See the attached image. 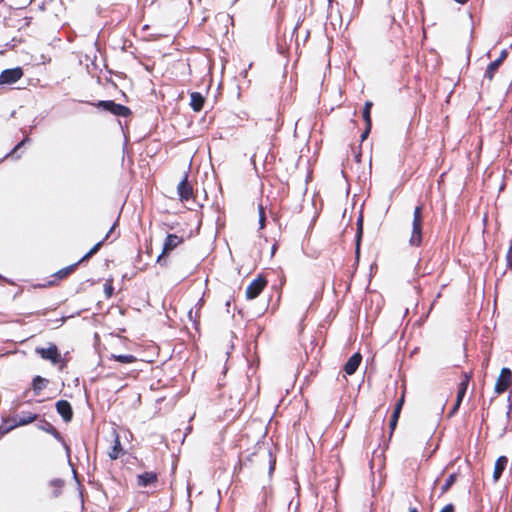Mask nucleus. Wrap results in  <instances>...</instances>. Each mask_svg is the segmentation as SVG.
Returning a JSON list of instances; mask_svg holds the SVG:
<instances>
[{
  "mask_svg": "<svg viewBox=\"0 0 512 512\" xmlns=\"http://www.w3.org/2000/svg\"><path fill=\"white\" fill-rule=\"evenodd\" d=\"M465 394H466L465 391H462L460 389L457 390V398H456V400L458 401V404L462 403V400H463Z\"/></svg>",
  "mask_w": 512,
  "mask_h": 512,
  "instance_id": "f704fd0d",
  "label": "nucleus"
},
{
  "mask_svg": "<svg viewBox=\"0 0 512 512\" xmlns=\"http://www.w3.org/2000/svg\"><path fill=\"white\" fill-rule=\"evenodd\" d=\"M37 419V415L31 412H22L19 416L14 417L13 421L17 424V427L24 426L32 423Z\"/></svg>",
  "mask_w": 512,
  "mask_h": 512,
  "instance_id": "dca6fc26",
  "label": "nucleus"
},
{
  "mask_svg": "<svg viewBox=\"0 0 512 512\" xmlns=\"http://www.w3.org/2000/svg\"><path fill=\"white\" fill-rule=\"evenodd\" d=\"M22 76L23 71L20 67L3 70L0 74V85L16 83Z\"/></svg>",
  "mask_w": 512,
  "mask_h": 512,
  "instance_id": "423d86ee",
  "label": "nucleus"
},
{
  "mask_svg": "<svg viewBox=\"0 0 512 512\" xmlns=\"http://www.w3.org/2000/svg\"><path fill=\"white\" fill-rule=\"evenodd\" d=\"M56 410L61 415L65 422L72 419L73 412L70 403L66 400H59L56 402Z\"/></svg>",
  "mask_w": 512,
  "mask_h": 512,
  "instance_id": "9d476101",
  "label": "nucleus"
},
{
  "mask_svg": "<svg viewBox=\"0 0 512 512\" xmlns=\"http://www.w3.org/2000/svg\"><path fill=\"white\" fill-rule=\"evenodd\" d=\"M460 405H461V404H458V401L456 400V402H455V404H454L453 408L451 409V411H450V413H449V416L454 415V414L458 411V409H459Z\"/></svg>",
  "mask_w": 512,
  "mask_h": 512,
  "instance_id": "4c0bfd02",
  "label": "nucleus"
},
{
  "mask_svg": "<svg viewBox=\"0 0 512 512\" xmlns=\"http://www.w3.org/2000/svg\"><path fill=\"white\" fill-rule=\"evenodd\" d=\"M422 226H413L409 243L411 246H419L422 241Z\"/></svg>",
  "mask_w": 512,
  "mask_h": 512,
  "instance_id": "a211bd4d",
  "label": "nucleus"
},
{
  "mask_svg": "<svg viewBox=\"0 0 512 512\" xmlns=\"http://www.w3.org/2000/svg\"><path fill=\"white\" fill-rule=\"evenodd\" d=\"M110 358L115 360V361H118V362H121V363H125V364L133 363V362H135L137 360V358L134 355H131V354H127V355L112 354Z\"/></svg>",
  "mask_w": 512,
  "mask_h": 512,
  "instance_id": "4be33fe9",
  "label": "nucleus"
},
{
  "mask_svg": "<svg viewBox=\"0 0 512 512\" xmlns=\"http://www.w3.org/2000/svg\"><path fill=\"white\" fill-rule=\"evenodd\" d=\"M35 352L40 355L44 360L50 361L52 364H57L61 361V354L55 344H49L47 348L38 347Z\"/></svg>",
  "mask_w": 512,
  "mask_h": 512,
  "instance_id": "20e7f679",
  "label": "nucleus"
},
{
  "mask_svg": "<svg viewBox=\"0 0 512 512\" xmlns=\"http://www.w3.org/2000/svg\"><path fill=\"white\" fill-rule=\"evenodd\" d=\"M258 210H259V224H265L266 215H265L264 207L262 205H259Z\"/></svg>",
  "mask_w": 512,
  "mask_h": 512,
  "instance_id": "c756f323",
  "label": "nucleus"
},
{
  "mask_svg": "<svg viewBox=\"0 0 512 512\" xmlns=\"http://www.w3.org/2000/svg\"><path fill=\"white\" fill-rule=\"evenodd\" d=\"M454 1L460 5H465L469 2V0H454Z\"/></svg>",
  "mask_w": 512,
  "mask_h": 512,
  "instance_id": "ea45409f",
  "label": "nucleus"
},
{
  "mask_svg": "<svg viewBox=\"0 0 512 512\" xmlns=\"http://www.w3.org/2000/svg\"><path fill=\"white\" fill-rule=\"evenodd\" d=\"M39 428L46 431L47 433L53 435V437L61 442L64 446L67 452L69 451L68 446L64 443V440L61 436V434L56 430V428L49 422L44 421L41 425H39Z\"/></svg>",
  "mask_w": 512,
  "mask_h": 512,
  "instance_id": "2eb2a0df",
  "label": "nucleus"
},
{
  "mask_svg": "<svg viewBox=\"0 0 512 512\" xmlns=\"http://www.w3.org/2000/svg\"><path fill=\"white\" fill-rule=\"evenodd\" d=\"M362 234H363V226H357L356 236H355V240H356V254L357 255L359 254L360 241H361V238H362Z\"/></svg>",
  "mask_w": 512,
  "mask_h": 512,
  "instance_id": "a878e982",
  "label": "nucleus"
},
{
  "mask_svg": "<svg viewBox=\"0 0 512 512\" xmlns=\"http://www.w3.org/2000/svg\"><path fill=\"white\" fill-rule=\"evenodd\" d=\"M457 479V475L455 473L449 475V477L446 479L445 483L441 487V494L446 493L450 487L455 483Z\"/></svg>",
  "mask_w": 512,
  "mask_h": 512,
  "instance_id": "5701e85b",
  "label": "nucleus"
},
{
  "mask_svg": "<svg viewBox=\"0 0 512 512\" xmlns=\"http://www.w3.org/2000/svg\"><path fill=\"white\" fill-rule=\"evenodd\" d=\"M177 192L181 201H188L193 198V186L189 183L187 174H185L184 178L178 184Z\"/></svg>",
  "mask_w": 512,
  "mask_h": 512,
  "instance_id": "6e6552de",
  "label": "nucleus"
},
{
  "mask_svg": "<svg viewBox=\"0 0 512 512\" xmlns=\"http://www.w3.org/2000/svg\"><path fill=\"white\" fill-rule=\"evenodd\" d=\"M511 375V370L509 368L504 367L501 369L500 375L495 384V392L497 394H501L506 391L511 382Z\"/></svg>",
  "mask_w": 512,
  "mask_h": 512,
  "instance_id": "0eeeda50",
  "label": "nucleus"
},
{
  "mask_svg": "<svg viewBox=\"0 0 512 512\" xmlns=\"http://www.w3.org/2000/svg\"><path fill=\"white\" fill-rule=\"evenodd\" d=\"M362 361V355L357 352L354 353L344 365V371L347 375H353L358 369Z\"/></svg>",
  "mask_w": 512,
  "mask_h": 512,
  "instance_id": "9b49d317",
  "label": "nucleus"
},
{
  "mask_svg": "<svg viewBox=\"0 0 512 512\" xmlns=\"http://www.w3.org/2000/svg\"><path fill=\"white\" fill-rule=\"evenodd\" d=\"M274 469V462L270 463V472Z\"/></svg>",
  "mask_w": 512,
  "mask_h": 512,
  "instance_id": "79ce46f5",
  "label": "nucleus"
},
{
  "mask_svg": "<svg viewBox=\"0 0 512 512\" xmlns=\"http://www.w3.org/2000/svg\"><path fill=\"white\" fill-rule=\"evenodd\" d=\"M104 290H105V293L107 295V297H111L112 296V293H113V287L111 284H108L106 283L104 285Z\"/></svg>",
  "mask_w": 512,
  "mask_h": 512,
  "instance_id": "2f4dec72",
  "label": "nucleus"
},
{
  "mask_svg": "<svg viewBox=\"0 0 512 512\" xmlns=\"http://www.w3.org/2000/svg\"><path fill=\"white\" fill-rule=\"evenodd\" d=\"M7 421H10V422L8 423V426H12L13 418H12V419H8Z\"/></svg>",
  "mask_w": 512,
  "mask_h": 512,
  "instance_id": "c03bdc74",
  "label": "nucleus"
},
{
  "mask_svg": "<svg viewBox=\"0 0 512 512\" xmlns=\"http://www.w3.org/2000/svg\"><path fill=\"white\" fill-rule=\"evenodd\" d=\"M399 415L400 414H398V411H393L392 416L390 418V423H389L391 431H393L395 429L398 419H399Z\"/></svg>",
  "mask_w": 512,
  "mask_h": 512,
  "instance_id": "cd10ccee",
  "label": "nucleus"
},
{
  "mask_svg": "<svg viewBox=\"0 0 512 512\" xmlns=\"http://www.w3.org/2000/svg\"><path fill=\"white\" fill-rule=\"evenodd\" d=\"M409 512H418L417 508H410Z\"/></svg>",
  "mask_w": 512,
  "mask_h": 512,
  "instance_id": "37998d69",
  "label": "nucleus"
},
{
  "mask_svg": "<svg viewBox=\"0 0 512 512\" xmlns=\"http://www.w3.org/2000/svg\"><path fill=\"white\" fill-rule=\"evenodd\" d=\"M507 464H508V458L506 456H500L497 458V460L495 462V466H494V471H493V481L494 482H497L500 479L503 471L507 467Z\"/></svg>",
  "mask_w": 512,
  "mask_h": 512,
  "instance_id": "f8f14e48",
  "label": "nucleus"
},
{
  "mask_svg": "<svg viewBox=\"0 0 512 512\" xmlns=\"http://www.w3.org/2000/svg\"><path fill=\"white\" fill-rule=\"evenodd\" d=\"M157 481V475L154 472H144L137 476V485L140 487H148Z\"/></svg>",
  "mask_w": 512,
  "mask_h": 512,
  "instance_id": "ddd939ff",
  "label": "nucleus"
},
{
  "mask_svg": "<svg viewBox=\"0 0 512 512\" xmlns=\"http://www.w3.org/2000/svg\"><path fill=\"white\" fill-rule=\"evenodd\" d=\"M115 228H116V226H110V229L106 232L105 237L103 239L99 240L78 262L58 270L54 274V276L58 279L66 278L68 275H70L76 269V267L80 263L87 261L94 254H96L98 252V250L100 249V247L104 244L105 241L110 240L112 242V241L116 240L117 237L119 236V233H115Z\"/></svg>",
  "mask_w": 512,
  "mask_h": 512,
  "instance_id": "f257e3e1",
  "label": "nucleus"
},
{
  "mask_svg": "<svg viewBox=\"0 0 512 512\" xmlns=\"http://www.w3.org/2000/svg\"><path fill=\"white\" fill-rule=\"evenodd\" d=\"M94 107L107 111L115 116L129 117L132 111L129 107L115 103L113 100H101L97 103H91Z\"/></svg>",
  "mask_w": 512,
  "mask_h": 512,
  "instance_id": "f03ea898",
  "label": "nucleus"
},
{
  "mask_svg": "<svg viewBox=\"0 0 512 512\" xmlns=\"http://www.w3.org/2000/svg\"><path fill=\"white\" fill-rule=\"evenodd\" d=\"M50 484H51V485H53V486H56V487L60 488V487L62 486L63 482H62V480H60V479H54V480H52V481L50 482Z\"/></svg>",
  "mask_w": 512,
  "mask_h": 512,
  "instance_id": "58836bf2",
  "label": "nucleus"
},
{
  "mask_svg": "<svg viewBox=\"0 0 512 512\" xmlns=\"http://www.w3.org/2000/svg\"><path fill=\"white\" fill-rule=\"evenodd\" d=\"M373 107L372 101H366L363 107L362 116L366 126H372L371 109Z\"/></svg>",
  "mask_w": 512,
  "mask_h": 512,
  "instance_id": "6ab92c4d",
  "label": "nucleus"
},
{
  "mask_svg": "<svg viewBox=\"0 0 512 512\" xmlns=\"http://www.w3.org/2000/svg\"><path fill=\"white\" fill-rule=\"evenodd\" d=\"M500 66L501 60H494L493 62H491L485 70L484 77L491 82L494 79V76L497 73Z\"/></svg>",
  "mask_w": 512,
  "mask_h": 512,
  "instance_id": "f3484780",
  "label": "nucleus"
},
{
  "mask_svg": "<svg viewBox=\"0 0 512 512\" xmlns=\"http://www.w3.org/2000/svg\"><path fill=\"white\" fill-rule=\"evenodd\" d=\"M183 239L175 234H169L164 242L162 253L158 256L157 262L164 264V256L181 244Z\"/></svg>",
  "mask_w": 512,
  "mask_h": 512,
  "instance_id": "39448f33",
  "label": "nucleus"
},
{
  "mask_svg": "<svg viewBox=\"0 0 512 512\" xmlns=\"http://www.w3.org/2000/svg\"><path fill=\"white\" fill-rule=\"evenodd\" d=\"M203 220L215 222V224H222L225 221V214L219 204H212L206 211L201 212L199 224H202Z\"/></svg>",
  "mask_w": 512,
  "mask_h": 512,
  "instance_id": "7ed1b4c3",
  "label": "nucleus"
},
{
  "mask_svg": "<svg viewBox=\"0 0 512 512\" xmlns=\"http://www.w3.org/2000/svg\"><path fill=\"white\" fill-rule=\"evenodd\" d=\"M28 140V138H25L23 139L22 141H20L15 147L14 149L11 151L10 155L13 156L16 154L17 150L20 149L24 143Z\"/></svg>",
  "mask_w": 512,
  "mask_h": 512,
  "instance_id": "7c9ffc66",
  "label": "nucleus"
},
{
  "mask_svg": "<svg viewBox=\"0 0 512 512\" xmlns=\"http://www.w3.org/2000/svg\"><path fill=\"white\" fill-rule=\"evenodd\" d=\"M422 207L417 206L414 210V217L412 224H421L422 223Z\"/></svg>",
  "mask_w": 512,
  "mask_h": 512,
  "instance_id": "393cba45",
  "label": "nucleus"
},
{
  "mask_svg": "<svg viewBox=\"0 0 512 512\" xmlns=\"http://www.w3.org/2000/svg\"><path fill=\"white\" fill-rule=\"evenodd\" d=\"M47 383L48 381L45 378L41 376H36L32 382V388L34 390V393L39 394V392L45 388Z\"/></svg>",
  "mask_w": 512,
  "mask_h": 512,
  "instance_id": "aec40b11",
  "label": "nucleus"
},
{
  "mask_svg": "<svg viewBox=\"0 0 512 512\" xmlns=\"http://www.w3.org/2000/svg\"><path fill=\"white\" fill-rule=\"evenodd\" d=\"M9 422L10 421H4V423L0 426V435H5L17 427V424L15 423V421H13L12 426H8Z\"/></svg>",
  "mask_w": 512,
  "mask_h": 512,
  "instance_id": "b1692460",
  "label": "nucleus"
},
{
  "mask_svg": "<svg viewBox=\"0 0 512 512\" xmlns=\"http://www.w3.org/2000/svg\"><path fill=\"white\" fill-rule=\"evenodd\" d=\"M266 280L262 277L254 279L246 288V297L248 299L256 298L266 286Z\"/></svg>",
  "mask_w": 512,
  "mask_h": 512,
  "instance_id": "1a4fd4ad",
  "label": "nucleus"
},
{
  "mask_svg": "<svg viewBox=\"0 0 512 512\" xmlns=\"http://www.w3.org/2000/svg\"><path fill=\"white\" fill-rule=\"evenodd\" d=\"M205 104V97L200 92L190 94V106L195 112H200Z\"/></svg>",
  "mask_w": 512,
  "mask_h": 512,
  "instance_id": "4468645a",
  "label": "nucleus"
},
{
  "mask_svg": "<svg viewBox=\"0 0 512 512\" xmlns=\"http://www.w3.org/2000/svg\"><path fill=\"white\" fill-rule=\"evenodd\" d=\"M363 223V217L362 214L359 215L356 224H362Z\"/></svg>",
  "mask_w": 512,
  "mask_h": 512,
  "instance_id": "a19ab883",
  "label": "nucleus"
},
{
  "mask_svg": "<svg viewBox=\"0 0 512 512\" xmlns=\"http://www.w3.org/2000/svg\"><path fill=\"white\" fill-rule=\"evenodd\" d=\"M508 52L506 50H502L499 57L496 60H501V64L504 62V60L507 58Z\"/></svg>",
  "mask_w": 512,
  "mask_h": 512,
  "instance_id": "c9c22d12",
  "label": "nucleus"
},
{
  "mask_svg": "<svg viewBox=\"0 0 512 512\" xmlns=\"http://www.w3.org/2000/svg\"><path fill=\"white\" fill-rule=\"evenodd\" d=\"M470 378H471V376L469 374L465 373L463 375V378H462L461 382L458 385V389L466 392L467 388H468V384H469Z\"/></svg>",
  "mask_w": 512,
  "mask_h": 512,
  "instance_id": "bb28decb",
  "label": "nucleus"
},
{
  "mask_svg": "<svg viewBox=\"0 0 512 512\" xmlns=\"http://www.w3.org/2000/svg\"><path fill=\"white\" fill-rule=\"evenodd\" d=\"M404 403V396H402L399 401L397 402L395 408H394V411H398V414H400L401 412V409H402V405Z\"/></svg>",
  "mask_w": 512,
  "mask_h": 512,
  "instance_id": "473e14b6",
  "label": "nucleus"
},
{
  "mask_svg": "<svg viewBox=\"0 0 512 512\" xmlns=\"http://www.w3.org/2000/svg\"><path fill=\"white\" fill-rule=\"evenodd\" d=\"M371 127H372V126H366V127H365V130H364V131H363V133L361 134V141H364V140H366V139H367V137H368V135H369V133H370V131H371Z\"/></svg>",
  "mask_w": 512,
  "mask_h": 512,
  "instance_id": "72a5a7b5",
  "label": "nucleus"
},
{
  "mask_svg": "<svg viewBox=\"0 0 512 512\" xmlns=\"http://www.w3.org/2000/svg\"><path fill=\"white\" fill-rule=\"evenodd\" d=\"M121 451H122V447H121L120 439H119V436L116 435L115 440H114V445L112 446V448L109 452V457L111 459L115 460L119 457Z\"/></svg>",
  "mask_w": 512,
  "mask_h": 512,
  "instance_id": "412c9836",
  "label": "nucleus"
},
{
  "mask_svg": "<svg viewBox=\"0 0 512 512\" xmlns=\"http://www.w3.org/2000/svg\"><path fill=\"white\" fill-rule=\"evenodd\" d=\"M440 512H454V506L452 504H447Z\"/></svg>",
  "mask_w": 512,
  "mask_h": 512,
  "instance_id": "e433bc0d",
  "label": "nucleus"
},
{
  "mask_svg": "<svg viewBox=\"0 0 512 512\" xmlns=\"http://www.w3.org/2000/svg\"><path fill=\"white\" fill-rule=\"evenodd\" d=\"M507 267L512 270V242L506 254Z\"/></svg>",
  "mask_w": 512,
  "mask_h": 512,
  "instance_id": "c85d7f7f",
  "label": "nucleus"
}]
</instances>
